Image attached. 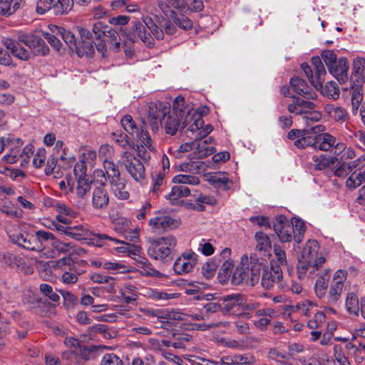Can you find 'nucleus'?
Segmentation results:
<instances>
[{
	"label": "nucleus",
	"mask_w": 365,
	"mask_h": 365,
	"mask_svg": "<svg viewBox=\"0 0 365 365\" xmlns=\"http://www.w3.org/2000/svg\"><path fill=\"white\" fill-rule=\"evenodd\" d=\"M194 109L190 103H186L184 97L178 96L173 102V110L163 118L166 133L175 135L178 128L186 127L192 120Z\"/></svg>",
	"instance_id": "f257e3e1"
},
{
	"label": "nucleus",
	"mask_w": 365,
	"mask_h": 365,
	"mask_svg": "<svg viewBox=\"0 0 365 365\" xmlns=\"http://www.w3.org/2000/svg\"><path fill=\"white\" fill-rule=\"evenodd\" d=\"M262 269V264L258 258L244 255L232 274V284L237 285L244 282L255 286L259 281Z\"/></svg>",
	"instance_id": "f03ea898"
},
{
	"label": "nucleus",
	"mask_w": 365,
	"mask_h": 365,
	"mask_svg": "<svg viewBox=\"0 0 365 365\" xmlns=\"http://www.w3.org/2000/svg\"><path fill=\"white\" fill-rule=\"evenodd\" d=\"M319 250L318 242L307 241L297 265V276L299 279L303 278L307 272L312 274L325 263L326 259L322 253H319Z\"/></svg>",
	"instance_id": "7ed1b4c3"
},
{
	"label": "nucleus",
	"mask_w": 365,
	"mask_h": 365,
	"mask_svg": "<svg viewBox=\"0 0 365 365\" xmlns=\"http://www.w3.org/2000/svg\"><path fill=\"white\" fill-rule=\"evenodd\" d=\"M150 33L158 40H162L164 38L163 29H160L151 18L144 17L143 23L133 22L132 29L126 35L133 43L140 39L145 44L151 46L153 38Z\"/></svg>",
	"instance_id": "20e7f679"
},
{
	"label": "nucleus",
	"mask_w": 365,
	"mask_h": 365,
	"mask_svg": "<svg viewBox=\"0 0 365 365\" xmlns=\"http://www.w3.org/2000/svg\"><path fill=\"white\" fill-rule=\"evenodd\" d=\"M148 255L153 259L164 260L171 256L176 245L177 240L173 235H166L149 240Z\"/></svg>",
	"instance_id": "39448f33"
},
{
	"label": "nucleus",
	"mask_w": 365,
	"mask_h": 365,
	"mask_svg": "<svg viewBox=\"0 0 365 365\" xmlns=\"http://www.w3.org/2000/svg\"><path fill=\"white\" fill-rule=\"evenodd\" d=\"M170 107L163 102H151L141 108L140 114L148 117L150 125L153 131L158 130L163 124V118L170 112Z\"/></svg>",
	"instance_id": "423d86ee"
},
{
	"label": "nucleus",
	"mask_w": 365,
	"mask_h": 365,
	"mask_svg": "<svg viewBox=\"0 0 365 365\" xmlns=\"http://www.w3.org/2000/svg\"><path fill=\"white\" fill-rule=\"evenodd\" d=\"M347 275V272L344 269H338L334 272L327 296L328 304L334 305L339 301Z\"/></svg>",
	"instance_id": "0eeeda50"
},
{
	"label": "nucleus",
	"mask_w": 365,
	"mask_h": 365,
	"mask_svg": "<svg viewBox=\"0 0 365 365\" xmlns=\"http://www.w3.org/2000/svg\"><path fill=\"white\" fill-rule=\"evenodd\" d=\"M73 6V0H38L36 11L39 14H43L53 9L56 15H63L68 13Z\"/></svg>",
	"instance_id": "6e6552de"
},
{
	"label": "nucleus",
	"mask_w": 365,
	"mask_h": 365,
	"mask_svg": "<svg viewBox=\"0 0 365 365\" xmlns=\"http://www.w3.org/2000/svg\"><path fill=\"white\" fill-rule=\"evenodd\" d=\"M120 163L125 165L127 171L136 181H140L145 178L144 165L133 153L123 152Z\"/></svg>",
	"instance_id": "1a4fd4ad"
},
{
	"label": "nucleus",
	"mask_w": 365,
	"mask_h": 365,
	"mask_svg": "<svg viewBox=\"0 0 365 365\" xmlns=\"http://www.w3.org/2000/svg\"><path fill=\"white\" fill-rule=\"evenodd\" d=\"M76 29L79 34V39L76 47L78 56L80 57L92 56L95 51L92 33L83 27H77Z\"/></svg>",
	"instance_id": "9d476101"
},
{
	"label": "nucleus",
	"mask_w": 365,
	"mask_h": 365,
	"mask_svg": "<svg viewBox=\"0 0 365 365\" xmlns=\"http://www.w3.org/2000/svg\"><path fill=\"white\" fill-rule=\"evenodd\" d=\"M198 255L188 250L182 253L173 264V270L178 274H185L192 272L197 263Z\"/></svg>",
	"instance_id": "9b49d317"
},
{
	"label": "nucleus",
	"mask_w": 365,
	"mask_h": 365,
	"mask_svg": "<svg viewBox=\"0 0 365 365\" xmlns=\"http://www.w3.org/2000/svg\"><path fill=\"white\" fill-rule=\"evenodd\" d=\"M243 305V295L230 294L223 298L222 310L224 314H232L241 316L245 319H250L251 314L249 312H241Z\"/></svg>",
	"instance_id": "f8f14e48"
},
{
	"label": "nucleus",
	"mask_w": 365,
	"mask_h": 365,
	"mask_svg": "<svg viewBox=\"0 0 365 365\" xmlns=\"http://www.w3.org/2000/svg\"><path fill=\"white\" fill-rule=\"evenodd\" d=\"M212 138L204 140H193L190 144H185L180 146V150L187 151L188 148L193 151L195 158H203L212 155L215 152Z\"/></svg>",
	"instance_id": "ddd939ff"
},
{
	"label": "nucleus",
	"mask_w": 365,
	"mask_h": 365,
	"mask_svg": "<svg viewBox=\"0 0 365 365\" xmlns=\"http://www.w3.org/2000/svg\"><path fill=\"white\" fill-rule=\"evenodd\" d=\"M201 112L194 110L192 122L189 124V130L192 133H197L195 140H202V139L205 138L213 130V127L210 124L204 126V121L201 118Z\"/></svg>",
	"instance_id": "4468645a"
},
{
	"label": "nucleus",
	"mask_w": 365,
	"mask_h": 365,
	"mask_svg": "<svg viewBox=\"0 0 365 365\" xmlns=\"http://www.w3.org/2000/svg\"><path fill=\"white\" fill-rule=\"evenodd\" d=\"M260 278L262 286L266 289H269L282 279V272L278 267H274L272 265L269 267L262 264Z\"/></svg>",
	"instance_id": "2eb2a0df"
},
{
	"label": "nucleus",
	"mask_w": 365,
	"mask_h": 365,
	"mask_svg": "<svg viewBox=\"0 0 365 365\" xmlns=\"http://www.w3.org/2000/svg\"><path fill=\"white\" fill-rule=\"evenodd\" d=\"M158 6L165 17H173L178 10H185L189 7V0H160L158 1Z\"/></svg>",
	"instance_id": "dca6fc26"
},
{
	"label": "nucleus",
	"mask_w": 365,
	"mask_h": 365,
	"mask_svg": "<svg viewBox=\"0 0 365 365\" xmlns=\"http://www.w3.org/2000/svg\"><path fill=\"white\" fill-rule=\"evenodd\" d=\"M135 135H136L137 141L140 144V147L138 148L139 156L144 160L149 159V154L145 150L143 151V149L146 148L151 152H154L155 150V146L148 130L140 127V130Z\"/></svg>",
	"instance_id": "f3484780"
},
{
	"label": "nucleus",
	"mask_w": 365,
	"mask_h": 365,
	"mask_svg": "<svg viewBox=\"0 0 365 365\" xmlns=\"http://www.w3.org/2000/svg\"><path fill=\"white\" fill-rule=\"evenodd\" d=\"M52 233L44 231H37V252L40 256H44L46 258L53 257L54 251L48 249L51 246L52 240Z\"/></svg>",
	"instance_id": "a211bd4d"
},
{
	"label": "nucleus",
	"mask_w": 365,
	"mask_h": 365,
	"mask_svg": "<svg viewBox=\"0 0 365 365\" xmlns=\"http://www.w3.org/2000/svg\"><path fill=\"white\" fill-rule=\"evenodd\" d=\"M19 41L31 49H34L35 55L45 56L48 53L49 48L44 41L34 35L21 36L19 38Z\"/></svg>",
	"instance_id": "6ab92c4d"
},
{
	"label": "nucleus",
	"mask_w": 365,
	"mask_h": 365,
	"mask_svg": "<svg viewBox=\"0 0 365 365\" xmlns=\"http://www.w3.org/2000/svg\"><path fill=\"white\" fill-rule=\"evenodd\" d=\"M324 112L329 120H332L336 123H343L349 118L347 110L342 106L336 104H325Z\"/></svg>",
	"instance_id": "aec40b11"
},
{
	"label": "nucleus",
	"mask_w": 365,
	"mask_h": 365,
	"mask_svg": "<svg viewBox=\"0 0 365 365\" xmlns=\"http://www.w3.org/2000/svg\"><path fill=\"white\" fill-rule=\"evenodd\" d=\"M6 138V148L9 149V153L4 156V160L9 163H15L19 158L20 148L23 145V140L19 138L9 135Z\"/></svg>",
	"instance_id": "412c9836"
},
{
	"label": "nucleus",
	"mask_w": 365,
	"mask_h": 365,
	"mask_svg": "<svg viewBox=\"0 0 365 365\" xmlns=\"http://www.w3.org/2000/svg\"><path fill=\"white\" fill-rule=\"evenodd\" d=\"M10 238L14 243L24 249L37 252V231L34 234H13Z\"/></svg>",
	"instance_id": "4be33fe9"
},
{
	"label": "nucleus",
	"mask_w": 365,
	"mask_h": 365,
	"mask_svg": "<svg viewBox=\"0 0 365 365\" xmlns=\"http://www.w3.org/2000/svg\"><path fill=\"white\" fill-rule=\"evenodd\" d=\"M149 226L154 232H160L166 229H172L178 225V222L170 216L161 215L150 219Z\"/></svg>",
	"instance_id": "5701e85b"
},
{
	"label": "nucleus",
	"mask_w": 365,
	"mask_h": 365,
	"mask_svg": "<svg viewBox=\"0 0 365 365\" xmlns=\"http://www.w3.org/2000/svg\"><path fill=\"white\" fill-rule=\"evenodd\" d=\"M274 230L279 240L282 242H290L294 232L293 226L285 220H280L274 225Z\"/></svg>",
	"instance_id": "b1692460"
},
{
	"label": "nucleus",
	"mask_w": 365,
	"mask_h": 365,
	"mask_svg": "<svg viewBox=\"0 0 365 365\" xmlns=\"http://www.w3.org/2000/svg\"><path fill=\"white\" fill-rule=\"evenodd\" d=\"M109 203L108 192L103 187H96L92 194V206L96 210H103Z\"/></svg>",
	"instance_id": "393cba45"
},
{
	"label": "nucleus",
	"mask_w": 365,
	"mask_h": 365,
	"mask_svg": "<svg viewBox=\"0 0 365 365\" xmlns=\"http://www.w3.org/2000/svg\"><path fill=\"white\" fill-rule=\"evenodd\" d=\"M21 42L12 39H6L4 41V46L6 49L16 58L27 61L30 58L29 53L21 45Z\"/></svg>",
	"instance_id": "a878e982"
},
{
	"label": "nucleus",
	"mask_w": 365,
	"mask_h": 365,
	"mask_svg": "<svg viewBox=\"0 0 365 365\" xmlns=\"http://www.w3.org/2000/svg\"><path fill=\"white\" fill-rule=\"evenodd\" d=\"M110 9L114 12H127L129 14L138 12L140 6L130 0H113L110 4Z\"/></svg>",
	"instance_id": "bb28decb"
},
{
	"label": "nucleus",
	"mask_w": 365,
	"mask_h": 365,
	"mask_svg": "<svg viewBox=\"0 0 365 365\" xmlns=\"http://www.w3.org/2000/svg\"><path fill=\"white\" fill-rule=\"evenodd\" d=\"M314 108L315 104L313 102L296 98L292 103L289 104L287 108L289 113L303 116L307 110H314Z\"/></svg>",
	"instance_id": "cd10ccee"
},
{
	"label": "nucleus",
	"mask_w": 365,
	"mask_h": 365,
	"mask_svg": "<svg viewBox=\"0 0 365 365\" xmlns=\"http://www.w3.org/2000/svg\"><path fill=\"white\" fill-rule=\"evenodd\" d=\"M349 63L346 58H340L336 61V64L330 67L329 73L339 81L344 82L347 78Z\"/></svg>",
	"instance_id": "c85d7f7f"
},
{
	"label": "nucleus",
	"mask_w": 365,
	"mask_h": 365,
	"mask_svg": "<svg viewBox=\"0 0 365 365\" xmlns=\"http://www.w3.org/2000/svg\"><path fill=\"white\" fill-rule=\"evenodd\" d=\"M290 85L292 89L299 95L303 96L307 98L314 99L317 94L309 91V88L306 82L299 78H292L290 80Z\"/></svg>",
	"instance_id": "c756f323"
},
{
	"label": "nucleus",
	"mask_w": 365,
	"mask_h": 365,
	"mask_svg": "<svg viewBox=\"0 0 365 365\" xmlns=\"http://www.w3.org/2000/svg\"><path fill=\"white\" fill-rule=\"evenodd\" d=\"M91 181L87 178H80L77 179L76 185H72L70 187L71 192L74 193L77 197L83 199L90 191Z\"/></svg>",
	"instance_id": "7c9ffc66"
},
{
	"label": "nucleus",
	"mask_w": 365,
	"mask_h": 365,
	"mask_svg": "<svg viewBox=\"0 0 365 365\" xmlns=\"http://www.w3.org/2000/svg\"><path fill=\"white\" fill-rule=\"evenodd\" d=\"M336 143V138L327 133L319 134L315 138L314 145L316 148L321 150H329Z\"/></svg>",
	"instance_id": "2f4dec72"
},
{
	"label": "nucleus",
	"mask_w": 365,
	"mask_h": 365,
	"mask_svg": "<svg viewBox=\"0 0 365 365\" xmlns=\"http://www.w3.org/2000/svg\"><path fill=\"white\" fill-rule=\"evenodd\" d=\"M111 189L116 197L120 200L128 199L130 195L125 189V180L120 176L110 181Z\"/></svg>",
	"instance_id": "473e14b6"
},
{
	"label": "nucleus",
	"mask_w": 365,
	"mask_h": 365,
	"mask_svg": "<svg viewBox=\"0 0 365 365\" xmlns=\"http://www.w3.org/2000/svg\"><path fill=\"white\" fill-rule=\"evenodd\" d=\"M145 295L153 300L163 302L170 299H175L179 297L178 293L168 292L163 290L156 289H150L146 291Z\"/></svg>",
	"instance_id": "72a5a7b5"
},
{
	"label": "nucleus",
	"mask_w": 365,
	"mask_h": 365,
	"mask_svg": "<svg viewBox=\"0 0 365 365\" xmlns=\"http://www.w3.org/2000/svg\"><path fill=\"white\" fill-rule=\"evenodd\" d=\"M316 305L314 303L307 300L298 303L295 306L285 305L284 309L285 312H287L288 314H290L291 312H299L300 314L309 317L312 313Z\"/></svg>",
	"instance_id": "f704fd0d"
},
{
	"label": "nucleus",
	"mask_w": 365,
	"mask_h": 365,
	"mask_svg": "<svg viewBox=\"0 0 365 365\" xmlns=\"http://www.w3.org/2000/svg\"><path fill=\"white\" fill-rule=\"evenodd\" d=\"M222 362L226 365L252 364L255 362V358L250 354H236L222 357Z\"/></svg>",
	"instance_id": "c9c22d12"
},
{
	"label": "nucleus",
	"mask_w": 365,
	"mask_h": 365,
	"mask_svg": "<svg viewBox=\"0 0 365 365\" xmlns=\"http://www.w3.org/2000/svg\"><path fill=\"white\" fill-rule=\"evenodd\" d=\"M24 0H0V14L10 16L19 9Z\"/></svg>",
	"instance_id": "e433bc0d"
},
{
	"label": "nucleus",
	"mask_w": 365,
	"mask_h": 365,
	"mask_svg": "<svg viewBox=\"0 0 365 365\" xmlns=\"http://www.w3.org/2000/svg\"><path fill=\"white\" fill-rule=\"evenodd\" d=\"M115 244H119L120 246H118L115 248V251L120 254H124L128 257H135L137 255H139L140 252V247L138 245H135L134 244L126 243L124 241L119 240L118 242H113Z\"/></svg>",
	"instance_id": "4c0bfd02"
},
{
	"label": "nucleus",
	"mask_w": 365,
	"mask_h": 365,
	"mask_svg": "<svg viewBox=\"0 0 365 365\" xmlns=\"http://www.w3.org/2000/svg\"><path fill=\"white\" fill-rule=\"evenodd\" d=\"M329 269L325 270L324 273L317 278L314 285L315 294L320 299L324 297L327 294L329 278Z\"/></svg>",
	"instance_id": "58836bf2"
},
{
	"label": "nucleus",
	"mask_w": 365,
	"mask_h": 365,
	"mask_svg": "<svg viewBox=\"0 0 365 365\" xmlns=\"http://www.w3.org/2000/svg\"><path fill=\"white\" fill-rule=\"evenodd\" d=\"M365 180V175L361 170H352L349 175L346 182V186L350 189H355L360 186Z\"/></svg>",
	"instance_id": "ea45409f"
},
{
	"label": "nucleus",
	"mask_w": 365,
	"mask_h": 365,
	"mask_svg": "<svg viewBox=\"0 0 365 365\" xmlns=\"http://www.w3.org/2000/svg\"><path fill=\"white\" fill-rule=\"evenodd\" d=\"M345 305L346 309L349 314L355 317L359 316V299L356 294L354 292H349L347 294Z\"/></svg>",
	"instance_id": "a19ab883"
},
{
	"label": "nucleus",
	"mask_w": 365,
	"mask_h": 365,
	"mask_svg": "<svg viewBox=\"0 0 365 365\" xmlns=\"http://www.w3.org/2000/svg\"><path fill=\"white\" fill-rule=\"evenodd\" d=\"M120 293L127 303L135 302L137 299V288L130 283L123 284L120 287Z\"/></svg>",
	"instance_id": "79ce46f5"
},
{
	"label": "nucleus",
	"mask_w": 365,
	"mask_h": 365,
	"mask_svg": "<svg viewBox=\"0 0 365 365\" xmlns=\"http://www.w3.org/2000/svg\"><path fill=\"white\" fill-rule=\"evenodd\" d=\"M317 89H321L322 93L330 99L336 100L340 95L339 88L334 81H329L324 87L322 86Z\"/></svg>",
	"instance_id": "37998d69"
},
{
	"label": "nucleus",
	"mask_w": 365,
	"mask_h": 365,
	"mask_svg": "<svg viewBox=\"0 0 365 365\" xmlns=\"http://www.w3.org/2000/svg\"><path fill=\"white\" fill-rule=\"evenodd\" d=\"M290 224L293 226L294 240L297 244H299L302 240V235L306 230L305 224L304 221L297 217L292 218Z\"/></svg>",
	"instance_id": "c03bdc74"
},
{
	"label": "nucleus",
	"mask_w": 365,
	"mask_h": 365,
	"mask_svg": "<svg viewBox=\"0 0 365 365\" xmlns=\"http://www.w3.org/2000/svg\"><path fill=\"white\" fill-rule=\"evenodd\" d=\"M257 242L256 249L261 252H267L271 248V241L267 236L262 232H257L255 236Z\"/></svg>",
	"instance_id": "a18cd8bd"
},
{
	"label": "nucleus",
	"mask_w": 365,
	"mask_h": 365,
	"mask_svg": "<svg viewBox=\"0 0 365 365\" xmlns=\"http://www.w3.org/2000/svg\"><path fill=\"white\" fill-rule=\"evenodd\" d=\"M359 161L360 158L352 162L341 163L339 166L335 170L334 175L340 178H344L349 175L350 173L356 168V166L359 165L358 162Z\"/></svg>",
	"instance_id": "49530a36"
},
{
	"label": "nucleus",
	"mask_w": 365,
	"mask_h": 365,
	"mask_svg": "<svg viewBox=\"0 0 365 365\" xmlns=\"http://www.w3.org/2000/svg\"><path fill=\"white\" fill-rule=\"evenodd\" d=\"M91 235V232L89 231L83 225H76L70 227L68 236L75 240H81L88 237Z\"/></svg>",
	"instance_id": "de8ad7c7"
},
{
	"label": "nucleus",
	"mask_w": 365,
	"mask_h": 365,
	"mask_svg": "<svg viewBox=\"0 0 365 365\" xmlns=\"http://www.w3.org/2000/svg\"><path fill=\"white\" fill-rule=\"evenodd\" d=\"M51 247L53 248L52 250L54 251V255L56 254V252L58 254L70 252L73 247L71 243L63 242L56 238L53 235H52Z\"/></svg>",
	"instance_id": "09e8293b"
},
{
	"label": "nucleus",
	"mask_w": 365,
	"mask_h": 365,
	"mask_svg": "<svg viewBox=\"0 0 365 365\" xmlns=\"http://www.w3.org/2000/svg\"><path fill=\"white\" fill-rule=\"evenodd\" d=\"M53 267L60 269L63 272L68 269L71 271L76 267V265L71 257H64L53 262Z\"/></svg>",
	"instance_id": "8fccbe9b"
},
{
	"label": "nucleus",
	"mask_w": 365,
	"mask_h": 365,
	"mask_svg": "<svg viewBox=\"0 0 365 365\" xmlns=\"http://www.w3.org/2000/svg\"><path fill=\"white\" fill-rule=\"evenodd\" d=\"M90 236H93V237L90 239L91 243L97 247L108 245V242H118V240L116 238L106 234H93L91 232Z\"/></svg>",
	"instance_id": "3c124183"
},
{
	"label": "nucleus",
	"mask_w": 365,
	"mask_h": 365,
	"mask_svg": "<svg viewBox=\"0 0 365 365\" xmlns=\"http://www.w3.org/2000/svg\"><path fill=\"white\" fill-rule=\"evenodd\" d=\"M121 125L124 130L130 135H135L139 130L133 117L130 115H124L121 119Z\"/></svg>",
	"instance_id": "603ef678"
},
{
	"label": "nucleus",
	"mask_w": 365,
	"mask_h": 365,
	"mask_svg": "<svg viewBox=\"0 0 365 365\" xmlns=\"http://www.w3.org/2000/svg\"><path fill=\"white\" fill-rule=\"evenodd\" d=\"M79 159L87 165H93L96 159V153L91 148L83 147L80 149Z\"/></svg>",
	"instance_id": "864d4df0"
},
{
	"label": "nucleus",
	"mask_w": 365,
	"mask_h": 365,
	"mask_svg": "<svg viewBox=\"0 0 365 365\" xmlns=\"http://www.w3.org/2000/svg\"><path fill=\"white\" fill-rule=\"evenodd\" d=\"M326 320V316L322 312H317L313 317L307 322V327L311 329H317L322 327Z\"/></svg>",
	"instance_id": "5fc2aeb1"
},
{
	"label": "nucleus",
	"mask_w": 365,
	"mask_h": 365,
	"mask_svg": "<svg viewBox=\"0 0 365 365\" xmlns=\"http://www.w3.org/2000/svg\"><path fill=\"white\" fill-rule=\"evenodd\" d=\"M103 168L109 181L120 176L118 167L110 160H104Z\"/></svg>",
	"instance_id": "6e6d98bb"
},
{
	"label": "nucleus",
	"mask_w": 365,
	"mask_h": 365,
	"mask_svg": "<svg viewBox=\"0 0 365 365\" xmlns=\"http://www.w3.org/2000/svg\"><path fill=\"white\" fill-rule=\"evenodd\" d=\"M173 182L179 184H189L196 185L200 183V180L197 177L190 175L180 174L175 176L173 178Z\"/></svg>",
	"instance_id": "4d7b16f0"
},
{
	"label": "nucleus",
	"mask_w": 365,
	"mask_h": 365,
	"mask_svg": "<svg viewBox=\"0 0 365 365\" xmlns=\"http://www.w3.org/2000/svg\"><path fill=\"white\" fill-rule=\"evenodd\" d=\"M115 231L124 237V238L127 240L135 242L138 240L139 236L138 229H130V227L128 230L122 229L120 227H116L114 228Z\"/></svg>",
	"instance_id": "13d9d810"
},
{
	"label": "nucleus",
	"mask_w": 365,
	"mask_h": 365,
	"mask_svg": "<svg viewBox=\"0 0 365 365\" xmlns=\"http://www.w3.org/2000/svg\"><path fill=\"white\" fill-rule=\"evenodd\" d=\"M346 349L349 356L354 357L357 363H361L364 361V358L362 355L361 351L359 346L354 344L351 342H347L346 344Z\"/></svg>",
	"instance_id": "bf43d9fd"
},
{
	"label": "nucleus",
	"mask_w": 365,
	"mask_h": 365,
	"mask_svg": "<svg viewBox=\"0 0 365 365\" xmlns=\"http://www.w3.org/2000/svg\"><path fill=\"white\" fill-rule=\"evenodd\" d=\"M78 273L76 268H73L71 271L66 270L62 272L60 281L65 284H73L78 281Z\"/></svg>",
	"instance_id": "052dcab7"
},
{
	"label": "nucleus",
	"mask_w": 365,
	"mask_h": 365,
	"mask_svg": "<svg viewBox=\"0 0 365 365\" xmlns=\"http://www.w3.org/2000/svg\"><path fill=\"white\" fill-rule=\"evenodd\" d=\"M334 158L320 155L314 160V167L317 170H324L334 163Z\"/></svg>",
	"instance_id": "680f3d73"
},
{
	"label": "nucleus",
	"mask_w": 365,
	"mask_h": 365,
	"mask_svg": "<svg viewBox=\"0 0 365 365\" xmlns=\"http://www.w3.org/2000/svg\"><path fill=\"white\" fill-rule=\"evenodd\" d=\"M334 356L339 365H351V363L345 356L344 349L341 345H334Z\"/></svg>",
	"instance_id": "e2e57ef3"
},
{
	"label": "nucleus",
	"mask_w": 365,
	"mask_h": 365,
	"mask_svg": "<svg viewBox=\"0 0 365 365\" xmlns=\"http://www.w3.org/2000/svg\"><path fill=\"white\" fill-rule=\"evenodd\" d=\"M168 19H172L175 25L184 30H189L192 27V22L189 18L184 16L178 17L176 13L173 17Z\"/></svg>",
	"instance_id": "0e129e2a"
},
{
	"label": "nucleus",
	"mask_w": 365,
	"mask_h": 365,
	"mask_svg": "<svg viewBox=\"0 0 365 365\" xmlns=\"http://www.w3.org/2000/svg\"><path fill=\"white\" fill-rule=\"evenodd\" d=\"M217 264L213 260H210L202 267V273L207 279L212 278L216 272Z\"/></svg>",
	"instance_id": "69168bd1"
},
{
	"label": "nucleus",
	"mask_w": 365,
	"mask_h": 365,
	"mask_svg": "<svg viewBox=\"0 0 365 365\" xmlns=\"http://www.w3.org/2000/svg\"><path fill=\"white\" fill-rule=\"evenodd\" d=\"M322 117V115L321 112L317 110H307L305 113L304 115L302 116V119L304 123L309 126L312 123L319 121Z\"/></svg>",
	"instance_id": "338daca9"
},
{
	"label": "nucleus",
	"mask_w": 365,
	"mask_h": 365,
	"mask_svg": "<svg viewBox=\"0 0 365 365\" xmlns=\"http://www.w3.org/2000/svg\"><path fill=\"white\" fill-rule=\"evenodd\" d=\"M101 365H123L121 359L114 354H106L101 360Z\"/></svg>",
	"instance_id": "774afa93"
}]
</instances>
